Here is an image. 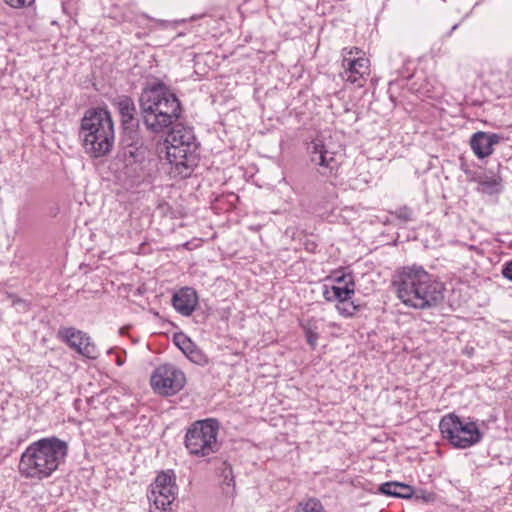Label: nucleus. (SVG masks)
<instances>
[{
    "instance_id": "f3484780",
    "label": "nucleus",
    "mask_w": 512,
    "mask_h": 512,
    "mask_svg": "<svg viewBox=\"0 0 512 512\" xmlns=\"http://www.w3.org/2000/svg\"><path fill=\"white\" fill-rule=\"evenodd\" d=\"M117 107L121 115L122 126L136 125V123H134L136 106L130 97H119L117 101Z\"/></svg>"
},
{
    "instance_id": "c85d7f7f",
    "label": "nucleus",
    "mask_w": 512,
    "mask_h": 512,
    "mask_svg": "<svg viewBox=\"0 0 512 512\" xmlns=\"http://www.w3.org/2000/svg\"><path fill=\"white\" fill-rule=\"evenodd\" d=\"M189 360L192 362L202 365L207 362L206 356L202 353L200 349L196 347V345L185 354Z\"/></svg>"
},
{
    "instance_id": "20e7f679",
    "label": "nucleus",
    "mask_w": 512,
    "mask_h": 512,
    "mask_svg": "<svg viewBox=\"0 0 512 512\" xmlns=\"http://www.w3.org/2000/svg\"><path fill=\"white\" fill-rule=\"evenodd\" d=\"M167 160L174 167V172L182 178L190 176L197 166L199 144L191 127L176 125L166 138Z\"/></svg>"
},
{
    "instance_id": "9b49d317",
    "label": "nucleus",
    "mask_w": 512,
    "mask_h": 512,
    "mask_svg": "<svg viewBox=\"0 0 512 512\" xmlns=\"http://www.w3.org/2000/svg\"><path fill=\"white\" fill-rule=\"evenodd\" d=\"M310 154L311 162L318 165L323 169L322 174L332 173L333 170L337 169L339 162L336 159V153L331 151L323 138L317 136L314 138L307 147Z\"/></svg>"
},
{
    "instance_id": "423d86ee",
    "label": "nucleus",
    "mask_w": 512,
    "mask_h": 512,
    "mask_svg": "<svg viewBox=\"0 0 512 512\" xmlns=\"http://www.w3.org/2000/svg\"><path fill=\"white\" fill-rule=\"evenodd\" d=\"M444 439L458 449L469 448L482 440V433L476 422L463 420L454 413L445 415L439 423Z\"/></svg>"
},
{
    "instance_id": "0eeeda50",
    "label": "nucleus",
    "mask_w": 512,
    "mask_h": 512,
    "mask_svg": "<svg viewBox=\"0 0 512 512\" xmlns=\"http://www.w3.org/2000/svg\"><path fill=\"white\" fill-rule=\"evenodd\" d=\"M420 273L418 287L413 294L411 308L425 310L438 306L443 298V284L437 281L433 275L429 274L424 268Z\"/></svg>"
},
{
    "instance_id": "72a5a7b5",
    "label": "nucleus",
    "mask_w": 512,
    "mask_h": 512,
    "mask_svg": "<svg viewBox=\"0 0 512 512\" xmlns=\"http://www.w3.org/2000/svg\"><path fill=\"white\" fill-rule=\"evenodd\" d=\"M333 296H334V293H332V287L328 288L327 286H324V291H323L324 299L328 302H332V301H334Z\"/></svg>"
},
{
    "instance_id": "6e6552de",
    "label": "nucleus",
    "mask_w": 512,
    "mask_h": 512,
    "mask_svg": "<svg viewBox=\"0 0 512 512\" xmlns=\"http://www.w3.org/2000/svg\"><path fill=\"white\" fill-rule=\"evenodd\" d=\"M184 373L171 364L156 368L151 376V386L155 392L165 396L178 393L185 385Z\"/></svg>"
},
{
    "instance_id": "6ab92c4d",
    "label": "nucleus",
    "mask_w": 512,
    "mask_h": 512,
    "mask_svg": "<svg viewBox=\"0 0 512 512\" xmlns=\"http://www.w3.org/2000/svg\"><path fill=\"white\" fill-rule=\"evenodd\" d=\"M140 143H144V140L141 136V133L138 129V123L136 125L123 126L122 136H121V149L128 148L130 145H138Z\"/></svg>"
},
{
    "instance_id": "7c9ffc66",
    "label": "nucleus",
    "mask_w": 512,
    "mask_h": 512,
    "mask_svg": "<svg viewBox=\"0 0 512 512\" xmlns=\"http://www.w3.org/2000/svg\"><path fill=\"white\" fill-rule=\"evenodd\" d=\"M410 60H403V69H396V72L404 79H409L412 76L409 66L411 65Z\"/></svg>"
},
{
    "instance_id": "2f4dec72",
    "label": "nucleus",
    "mask_w": 512,
    "mask_h": 512,
    "mask_svg": "<svg viewBox=\"0 0 512 512\" xmlns=\"http://www.w3.org/2000/svg\"><path fill=\"white\" fill-rule=\"evenodd\" d=\"M34 0H4L6 4L14 8H21L30 5Z\"/></svg>"
},
{
    "instance_id": "39448f33",
    "label": "nucleus",
    "mask_w": 512,
    "mask_h": 512,
    "mask_svg": "<svg viewBox=\"0 0 512 512\" xmlns=\"http://www.w3.org/2000/svg\"><path fill=\"white\" fill-rule=\"evenodd\" d=\"M219 423L207 418L193 422L186 431L184 445L190 455L206 457L218 451Z\"/></svg>"
},
{
    "instance_id": "f03ea898",
    "label": "nucleus",
    "mask_w": 512,
    "mask_h": 512,
    "mask_svg": "<svg viewBox=\"0 0 512 512\" xmlns=\"http://www.w3.org/2000/svg\"><path fill=\"white\" fill-rule=\"evenodd\" d=\"M68 443L55 436L32 442L19 461L20 474L28 479L43 480L50 477L65 461Z\"/></svg>"
},
{
    "instance_id": "b1692460",
    "label": "nucleus",
    "mask_w": 512,
    "mask_h": 512,
    "mask_svg": "<svg viewBox=\"0 0 512 512\" xmlns=\"http://www.w3.org/2000/svg\"><path fill=\"white\" fill-rule=\"evenodd\" d=\"M395 219L399 220L401 223L406 224L408 222L415 221V213L412 208L408 206H402L397 208L395 211L390 213Z\"/></svg>"
},
{
    "instance_id": "c9c22d12",
    "label": "nucleus",
    "mask_w": 512,
    "mask_h": 512,
    "mask_svg": "<svg viewBox=\"0 0 512 512\" xmlns=\"http://www.w3.org/2000/svg\"><path fill=\"white\" fill-rule=\"evenodd\" d=\"M123 364V361L120 359V357H117V365L121 366Z\"/></svg>"
},
{
    "instance_id": "aec40b11",
    "label": "nucleus",
    "mask_w": 512,
    "mask_h": 512,
    "mask_svg": "<svg viewBox=\"0 0 512 512\" xmlns=\"http://www.w3.org/2000/svg\"><path fill=\"white\" fill-rule=\"evenodd\" d=\"M220 470L222 477L221 486L223 493L226 496L233 497L235 490V481L232 466L227 462H223Z\"/></svg>"
},
{
    "instance_id": "a211bd4d",
    "label": "nucleus",
    "mask_w": 512,
    "mask_h": 512,
    "mask_svg": "<svg viewBox=\"0 0 512 512\" xmlns=\"http://www.w3.org/2000/svg\"><path fill=\"white\" fill-rule=\"evenodd\" d=\"M148 148L144 143H140L137 146L130 145L128 148L121 149V154L124 161L128 164L142 163L147 156Z\"/></svg>"
},
{
    "instance_id": "f257e3e1",
    "label": "nucleus",
    "mask_w": 512,
    "mask_h": 512,
    "mask_svg": "<svg viewBox=\"0 0 512 512\" xmlns=\"http://www.w3.org/2000/svg\"><path fill=\"white\" fill-rule=\"evenodd\" d=\"M139 106L145 127L153 133L169 129L182 112L179 99L162 82L142 90Z\"/></svg>"
},
{
    "instance_id": "7ed1b4c3",
    "label": "nucleus",
    "mask_w": 512,
    "mask_h": 512,
    "mask_svg": "<svg viewBox=\"0 0 512 512\" xmlns=\"http://www.w3.org/2000/svg\"><path fill=\"white\" fill-rule=\"evenodd\" d=\"M79 137L86 154L92 158L108 155L114 145V123L106 109H89L85 112L79 130Z\"/></svg>"
},
{
    "instance_id": "412c9836",
    "label": "nucleus",
    "mask_w": 512,
    "mask_h": 512,
    "mask_svg": "<svg viewBox=\"0 0 512 512\" xmlns=\"http://www.w3.org/2000/svg\"><path fill=\"white\" fill-rule=\"evenodd\" d=\"M302 329L309 346L314 350L317 346L319 334L317 326L312 320H307L302 324Z\"/></svg>"
},
{
    "instance_id": "bb28decb",
    "label": "nucleus",
    "mask_w": 512,
    "mask_h": 512,
    "mask_svg": "<svg viewBox=\"0 0 512 512\" xmlns=\"http://www.w3.org/2000/svg\"><path fill=\"white\" fill-rule=\"evenodd\" d=\"M360 305L355 304L353 301L346 300L337 305L338 312L345 317H352L359 311Z\"/></svg>"
},
{
    "instance_id": "e433bc0d",
    "label": "nucleus",
    "mask_w": 512,
    "mask_h": 512,
    "mask_svg": "<svg viewBox=\"0 0 512 512\" xmlns=\"http://www.w3.org/2000/svg\"><path fill=\"white\" fill-rule=\"evenodd\" d=\"M458 27V24H455L453 27H452V31H454L456 28Z\"/></svg>"
},
{
    "instance_id": "c756f323",
    "label": "nucleus",
    "mask_w": 512,
    "mask_h": 512,
    "mask_svg": "<svg viewBox=\"0 0 512 512\" xmlns=\"http://www.w3.org/2000/svg\"><path fill=\"white\" fill-rule=\"evenodd\" d=\"M501 275L512 282V259L502 264Z\"/></svg>"
},
{
    "instance_id": "2eb2a0df",
    "label": "nucleus",
    "mask_w": 512,
    "mask_h": 512,
    "mask_svg": "<svg viewBox=\"0 0 512 512\" xmlns=\"http://www.w3.org/2000/svg\"><path fill=\"white\" fill-rule=\"evenodd\" d=\"M176 494L177 486H169L163 489H150L147 498L156 509L166 510L174 501Z\"/></svg>"
},
{
    "instance_id": "4468645a",
    "label": "nucleus",
    "mask_w": 512,
    "mask_h": 512,
    "mask_svg": "<svg viewBox=\"0 0 512 512\" xmlns=\"http://www.w3.org/2000/svg\"><path fill=\"white\" fill-rule=\"evenodd\" d=\"M343 67L344 72L342 78L352 84L358 83L364 75L369 74V60L364 57L349 58L344 56Z\"/></svg>"
},
{
    "instance_id": "5701e85b",
    "label": "nucleus",
    "mask_w": 512,
    "mask_h": 512,
    "mask_svg": "<svg viewBox=\"0 0 512 512\" xmlns=\"http://www.w3.org/2000/svg\"><path fill=\"white\" fill-rule=\"evenodd\" d=\"M332 293H334V301H338L340 304L346 300H350L355 290L354 287H350L348 282H346L344 286H332Z\"/></svg>"
},
{
    "instance_id": "cd10ccee",
    "label": "nucleus",
    "mask_w": 512,
    "mask_h": 512,
    "mask_svg": "<svg viewBox=\"0 0 512 512\" xmlns=\"http://www.w3.org/2000/svg\"><path fill=\"white\" fill-rule=\"evenodd\" d=\"M481 186L484 190L488 191L489 193H496L499 192L500 186H501V179L500 178H486L482 181H480Z\"/></svg>"
},
{
    "instance_id": "9d476101",
    "label": "nucleus",
    "mask_w": 512,
    "mask_h": 512,
    "mask_svg": "<svg viewBox=\"0 0 512 512\" xmlns=\"http://www.w3.org/2000/svg\"><path fill=\"white\" fill-rule=\"evenodd\" d=\"M58 335L71 348L84 357L89 359H96L98 357L99 352L96 345L91 342L90 337L86 333L73 327H64L59 330Z\"/></svg>"
},
{
    "instance_id": "ddd939ff",
    "label": "nucleus",
    "mask_w": 512,
    "mask_h": 512,
    "mask_svg": "<svg viewBox=\"0 0 512 512\" xmlns=\"http://www.w3.org/2000/svg\"><path fill=\"white\" fill-rule=\"evenodd\" d=\"M171 303L182 316H190L198 305L197 292L192 287H183L173 294Z\"/></svg>"
},
{
    "instance_id": "f8f14e48",
    "label": "nucleus",
    "mask_w": 512,
    "mask_h": 512,
    "mask_svg": "<svg viewBox=\"0 0 512 512\" xmlns=\"http://www.w3.org/2000/svg\"><path fill=\"white\" fill-rule=\"evenodd\" d=\"M501 140V136L496 133L484 131L475 132L470 138V147L479 159H484L494 152V146Z\"/></svg>"
},
{
    "instance_id": "1a4fd4ad",
    "label": "nucleus",
    "mask_w": 512,
    "mask_h": 512,
    "mask_svg": "<svg viewBox=\"0 0 512 512\" xmlns=\"http://www.w3.org/2000/svg\"><path fill=\"white\" fill-rule=\"evenodd\" d=\"M422 268V266L417 265L406 266L393 280L397 297L408 307L412 302L413 294L417 290L418 281L420 279L419 272L422 271Z\"/></svg>"
},
{
    "instance_id": "393cba45",
    "label": "nucleus",
    "mask_w": 512,
    "mask_h": 512,
    "mask_svg": "<svg viewBox=\"0 0 512 512\" xmlns=\"http://www.w3.org/2000/svg\"><path fill=\"white\" fill-rule=\"evenodd\" d=\"M296 512H326L322 503L316 498H310L298 504Z\"/></svg>"
},
{
    "instance_id": "a878e982",
    "label": "nucleus",
    "mask_w": 512,
    "mask_h": 512,
    "mask_svg": "<svg viewBox=\"0 0 512 512\" xmlns=\"http://www.w3.org/2000/svg\"><path fill=\"white\" fill-rule=\"evenodd\" d=\"M174 344L184 353L187 354L189 350H191L195 344L193 341L187 337L184 333H178L174 335L173 338Z\"/></svg>"
},
{
    "instance_id": "473e14b6",
    "label": "nucleus",
    "mask_w": 512,
    "mask_h": 512,
    "mask_svg": "<svg viewBox=\"0 0 512 512\" xmlns=\"http://www.w3.org/2000/svg\"><path fill=\"white\" fill-rule=\"evenodd\" d=\"M335 280L338 283H344V285H346V282H348V285L350 287H354L355 286L354 280H353V276L351 274H343L341 276H337L335 278Z\"/></svg>"
},
{
    "instance_id": "dca6fc26",
    "label": "nucleus",
    "mask_w": 512,
    "mask_h": 512,
    "mask_svg": "<svg viewBox=\"0 0 512 512\" xmlns=\"http://www.w3.org/2000/svg\"><path fill=\"white\" fill-rule=\"evenodd\" d=\"M379 492L392 497L409 499L414 494V489L401 482H385L379 486Z\"/></svg>"
},
{
    "instance_id": "f704fd0d",
    "label": "nucleus",
    "mask_w": 512,
    "mask_h": 512,
    "mask_svg": "<svg viewBox=\"0 0 512 512\" xmlns=\"http://www.w3.org/2000/svg\"><path fill=\"white\" fill-rule=\"evenodd\" d=\"M416 498H422L425 502H429L434 499V494L422 492L421 496L416 495Z\"/></svg>"
},
{
    "instance_id": "4be33fe9",
    "label": "nucleus",
    "mask_w": 512,
    "mask_h": 512,
    "mask_svg": "<svg viewBox=\"0 0 512 512\" xmlns=\"http://www.w3.org/2000/svg\"><path fill=\"white\" fill-rule=\"evenodd\" d=\"M176 486L175 477L171 471H163L157 475L155 481L150 485V489H163L164 487Z\"/></svg>"
}]
</instances>
